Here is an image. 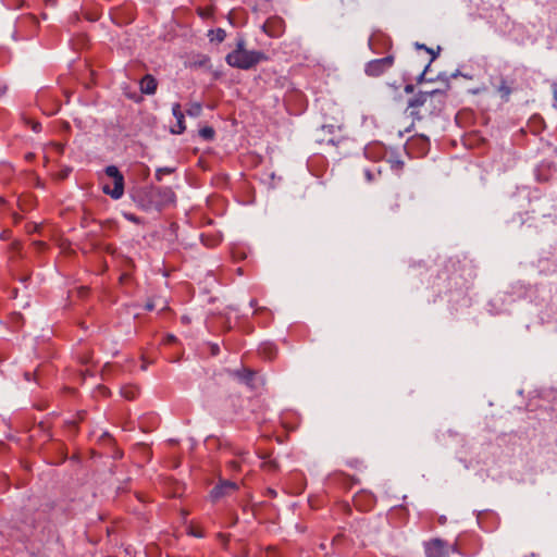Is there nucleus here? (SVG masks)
Returning a JSON list of instances; mask_svg holds the SVG:
<instances>
[{
	"label": "nucleus",
	"instance_id": "b1692460",
	"mask_svg": "<svg viewBox=\"0 0 557 557\" xmlns=\"http://www.w3.org/2000/svg\"><path fill=\"white\" fill-rule=\"evenodd\" d=\"M366 178L371 182L373 180V175L370 170L364 171Z\"/></svg>",
	"mask_w": 557,
	"mask_h": 557
},
{
	"label": "nucleus",
	"instance_id": "dca6fc26",
	"mask_svg": "<svg viewBox=\"0 0 557 557\" xmlns=\"http://www.w3.org/2000/svg\"><path fill=\"white\" fill-rule=\"evenodd\" d=\"M418 48H423L425 49L429 53H431V60L429 62V64L425 66V69L423 70V72L420 74L419 76V82H421L423 79V76L425 75L428 69L430 67V64L436 59L437 57V53L435 51H433V49L431 48H426L424 45H417Z\"/></svg>",
	"mask_w": 557,
	"mask_h": 557
},
{
	"label": "nucleus",
	"instance_id": "bb28decb",
	"mask_svg": "<svg viewBox=\"0 0 557 557\" xmlns=\"http://www.w3.org/2000/svg\"><path fill=\"white\" fill-rule=\"evenodd\" d=\"M35 245L38 247V249H41L45 247V243H42V242H37V243H35Z\"/></svg>",
	"mask_w": 557,
	"mask_h": 557
},
{
	"label": "nucleus",
	"instance_id": "9b49d317",
	"mask_svg": "<svg viewBox=\"0 0 557 557\" xmlns=\"http://www.w3.org/2000/svg\"><path fill=\"white\" fill-rule=\"evenodd\" d=\"M237 376L246 385H248L250 387H255L253 380L256 376V372H253L251 370L244 369L243 371L237 372Z\"/></svg>",
	"mask_w": 557,
	"mask_h": 557
},
{
	"label": "nucleus",
	"instance_id": "9d476101",
	"mask_svg": "<svg viewBox=\"0 0 557 557\" xmlns=\"http://www.w3.org/2000/svg\"><path fill=\"white\" fill-rule=\"evenodd\" d=\"M156 193L162 197V202H174L175 201V193L170 187H159L154 189Z\"/></svg>",
	"mask_w": 557,
	"mask_h": 557
},
{
	"label": "nucleus",
	"instance_id": "cd10ccee",
	"mask_svg": "<svg viewBox=\"0 0 557 557\" xmlns=\"http://www.w3.org/2000/svg\"><path fill=\"white\" fill-rule=\"evenodd\" d=\"M406 92H411L413 90V87L411 85H407L405 87Z\"/></svg>",
	"mask_w": 557,
	"mask_h": 557
},
{
	"label": "nucleus",
	"instance_id": "f8f14e48",
	"mask_svg": "<svg viewBox=\"0 0 557 557\" xmlns=\"http://www.w3.org/2000/svg\"><path fill=\"white\" fill-rule=\"evenodd\" d=\"M138 393V387L133 385H125L121 388V395L128 400H134L137 397Z\"/></svg>",
	"mask_w": 557,
	"mask_h": 557
},
{
	"label": "nucleus",
	"instance_id": "4be33fe9",
	"mask_svg": "<svg viewBox=\"0 0 557 557\" xmlns=\"http://www.w3.org/2000/svg\"><path fill=\"white\" fill-rule=\"evenodd\" d=\"M32 128L34 132L38 133L41 129V125L38 122L33 123Z\"/></svg>",
	"mask_w": 557,
	"mask_h": 557
},
{
	"label": "nucleus",
	"instance_id": "a211bd4d",
	"mask_svg": "<svg viewBox=\"0 0 557 557\" xmlns=\"http://www.w3.org/2000/svg\"><path fill=\"white\" fill-rule=\"evenodd\" d=\"M173 171H174V169H172V168H159V169H157L156 174H154L156 180L158 182H161L163 174H171Z\"/></svg>",
	"mask_w": 557,
	"mask_h": 557
},
{
	"label": "nucleus",
	"instance_id": "4468645a",
	"mask_svg": "<svg viewBox=\"0 0 557 557\" xmlns=\"http://www.w3.org/2000/svg\"><path fill=\"white\" fill-rule=\"evenodd\" d=\"M497 90L500 97L507 101L511 94V88L507 85V82L505 79H502Z\"/></svg>",
	"mask_w": 557,
	"mask_h": 557
},
{
	"label": "nucleus",
	"instance_id": "7ed1b4c3",
	"mask_svg": "<svg viewBox=\"0 0 557 557\" xmlns=\"http://www.w3.org/2000/svg\"><path fill=\"white\" fill-rule=\"evenodd\" d=\"M108 177L112 178L113 186L103 184L102 191L109 195L112 199H120L124 194V176L115 165H108L104 169Z\"/></svg>",
	"mask_w": 557,
	"mask_h": 557
},
{
	"label": "nucleus",
	"instance_id": "f03ea898",
	"mask_svg": "<svg viewBox=\"0 0 557 557\" xmlns=\"http://www.w3.org/2000/svg\"><path fill=\"white\" fill-rule=\"evenodd\" d=\"M446 95L440 89L430 91H420L409 101V108H411V115H418L420 112L416 109L424 108L428 103L437 101L438 107H444Z\"/></svg>",
	"mask_w": 557,
	"mask_h": 557
},
{
	"label": "nucleus",
	"instance_id": "393cba45",
	"mask_svg": "<svg viewBox=\"0 0 557 557\" xmlns=\"http://www.w3.org/2000/svg\"><path fill=\"white\" fill-rule=\"evenodd\" d=\"M264 466L268 467L269 469H276L275 461H269V462L264 463Z\"/></svg>",
	"mask_w": 557,
	"mask_h": 557
},
{
	"label": "nucleus",
	"instance_id": "20e7f679",
	"mask_svg": "<svg viewBox=\"0 0 557 557\" xmlns=\"http://www.w3.org/2000/svg\"><path fill=\"white\" fill-rule=\"evenodd\" d=\"M393 63L394 58L392 55L372 60L367 64L366 73L369 76L377 77L388 70Z\"/></svg>",
	"mask_w": 557,
	"mask_h": 557
},
{
	"label": "nucleus",
	"instance_id": "c85d7f7f",
	"mask_svg": "<svg viewBox=\"0 0 557 557\" xmlns=\"http://www.w3.org/2000/svg\"><path fill=\"white\" fill-rule=\"evenodd\" d=\"M26 381H30L32 374L29 372H25L24 374Z\"/></svg>",
	"mask_w": 557,
	"mask_h": 557
},
{
	"label": "nucleus",
	"instance_id": "6e6552de",
	"mask_svg": "<svg viewBox=\"0 0 557 557\" xmlns=\"http://www.w3.org/2000/svg\"><path fill=\"white\" fill-rule=\"evenodd\" d=\"M283 27H284V22L282 18L280 17H273V18H269L264 24H263V30L272 36V37H277L281 35V33L283 32Z\"/></svg>",
	"mask_w": 557,
	"mask_h": 557
},
{
	"label": "nucleus",
	"instance_id": "f257e3e1",
	"mask_svg": "<svg viewBox=\"0 0 557 557\" xmlns=\"http://www.w3.org/2000/svg\"><path fill=\"white\" fill-rule=\"evenodd\" d=\"M264 60H267V55L263 52L246 48V40L243 36L237 37L235 49L225 57L230 66L240 70H250Z\"/></svg>",
	"mask_w": 557,
	"mask_h": 557
},
{
	"label": "nucleus",
	"instance_id": "1a4fd4ad",
	"mask_svg": "<svg viewBox=\"0 0 557 557\" xmlns=\"http://www.w3.org/2000/svg\"><path fill=\"white\" fill-rule=\"evenodd\" d=\"M158 82L150 75L146 74L139 82L140 91L145 95H154L157 91Z\"/></svg>",
	"mask_w": 557,
	"mask_h": 557
},
{
	"label": "nucleus",
	"instance_id": "7c9ffc66",
	"mask_svg": "<svg viewBox=\"0 0 557 557\" xmlns=\"http://www.w3.org/2000/svg\"><path fill=\"white\" fill-rule=\"evenodd\" d=\"M0 203H4V199L0 197Z\"/></svg>",
	"mask_w": 557,
	"mask_h": 557
},
{
	"label": "nucleus",
	"instance_id": "423d86ee",
	"mask_svg": "<svg viewBox=\"0 0 557 557\" xmlns=\"http://www.w3.org/2000/svg\"><path fill=\"white\" fill-rule=\"evenodd\" d=\"M237 490V484L232 481H221L220 484L213 487L211 491V497L213 499H219L223 496L232 494Z\"/></svg>",
	"mask_w": 557,
	"mask_h": 557
},
{
	"label": "nucleus",
	"instance_id": "2f4dec72",
	"mask_svg": "<svg viewBox=\"0 0 557 557\" xmlns=\"http://www.w3.org/2000/svg\"><path fill=\"white\" fill-rule=\"evenodd\" d=\"M182 513H183L184 517H186L188 515L187 511H183Z\"/></svg>",
	"mask_w": 557,
	"mask_h": 557
},
{
	"label": "nucleus",
	"instance_id": "f3484780",
	"mask_svg": "<svg viewBox=\"0 0 557 557\" xmlns=\"http://www.w3.org/2000/svg\"><path fill=\"white\" fill-rule=\"evenodd\" d=\"M202 107L200 103H193L189 109L187 110V114L194 117H197L201 114Z\"/></svg>",
	"mask_w": 557,
	"mask_h": 557
},
{
	"label": "nucleus",
	"instance_id": "39448f33",
	"mask_svg": "<svg viewBox=\"0 0 557 557\" xmlns=\"http://www.w3.org/2000/svg\"><path fill=\"white\" fill-rule=\"evenodd\" d=\"M424 552L426 557H448L449 547L441 539H434L424 544Z\"/></svg>",
	"mask_w": 557,
	"mask_h": 557
},
{
	"label": "nucleus",
	"instance_id": "ddd939ff",
	"mask_svg": "<svg viewBox=\"0 0 557 557\" xmlns=\"http://www.w3.org/2000/svg\"><path fill=\"white\" fill-rule=\"evenodd\" d=\"M199 136L207 141H211L215 137V131L211 126H205L199 129Z\"/></svg>",
	"mask_w": 557,
	"mask_h": 557
},
{
	"label": "nucleus",
	"instance_id": "5701e85b",
	"mask_svg": "<svg viewBox=\"0 0 557 557\" xmlns=\"http://www.w3.org/2000/svg\"><path fill=\"white\" fill-rule=\"evenodd\" d=\"M145 309L148 310V311H151L154 309V304L152 301H148L146 305H145Z\"/></svg>",
	"mask_w": 557,
	"mask_h": 557
},
{
	"label": "nucleus",
	"instance_id": "2eb2a0df",
	"mask_svg": "<svg viewBox=\"0 0 557 557\" xmlns=\"http://www.w3.org/2000/svg\"><path fill=\"white\" fill-rule=\"evenodd\" d=\"M211 41L222 42L226 37V32L223 28L211 30L209 34Z\"/></svg>",
	"mask_w": 557,
	"mask_h": 557
},
{
	"label": "nucleus",
	"instance_id": "0eeeda50",
	"mask_svg": "<svg viewBox=\"0 0 557 557\" xmlns=\"http://www.w3.org/2000/svg\"><path fill=\"white\" fill-rule=\"evenodd\" d=\"M172 113L174 117L176 119V125L171 128L172 134H183L186 129L185 125V116L182 112L181 104L174 103L172 106Z\"/></svg>",
	"mask_w": 557,
	"mask_h": 557
},
{
	"label": "nucleus",
	"instance_id": "412c9836",
	"mask_svg": "<svg viewBox=\"0 0 557 557\" xmlns=\"http://www.w3.org/2000/svg\"><path fill=\"white\" fill-rule=\"evenodd\" d=\"M228 467L232 470H239L240 463L237 460H232V461L228 462Z\"/></svg>",
	"mask_w": 557,
	"mask_h": 557
},
{
	"label": "nucleus",
	"instance_id": "c756f323",
	"mask_svg": "<svg viewBox=\"0 0 557 557\" xmlns=\"http://www.w3.org/2000/svg\"><path fill=\"white\" fill-rule=\"evenodd\" d=\"M421 139L423 140L424 145H429V138L425 136H422Z\"/></svg>",
	"mask_w": 557,
	"mask_h": 557
},
{
	"label": "nucleus",
	"instance_id": "6ab92c4d",
	"mask_svg": "<svg viewBox=\"0 0 557 557\" xmlns=\"http://www.w3.org/2000/svg\"><path fill=\"white\" fill-rule=\"evenodd\" d=\"M443 107H438V103L437 101H434L433 103H428L425 107H424V111L426 113H434L436 111H441Z\"/></svg>",
	"mask_w": 557,
	"mask_h": 557
},
{
	"label": "nucleus",
	"instance_id": "a878e982",
	"mask_svg": "<svg viewBox=\"0 0 557 557\" xmlns=\"http://www.w3.org/2000/svg\"><path fill=\"white\" fill-rule=\"evenodd\" d=\"M55 148H57V150H58L60 153H62V152H63L64 147H63V145H62V144H55Z\"/></svg>",
	"mask_w": 557,
	"mask_h": 557
},
{
	"label": "nucleus",
	"instance_id": "aec40b11",
	"mask_svg": "<svg viewBox=\"0 0 557 557\" xmlns=\"http://www.w3.org/2000/svg\"><path fill=\"white\" fill-rule=\"evenodd\" d=\"M187 534L195 536V537H199V539L205 536V533L200 529H197L193 525L188 527Z\"/></svg>",
	"mask_w": 557,
	"mask_h": 557
}]
</instances>
